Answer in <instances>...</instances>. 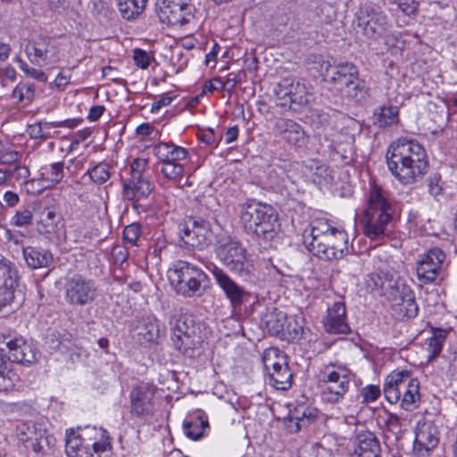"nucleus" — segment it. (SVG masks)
<instances>
[{"label":"nucleus","mask_w":457,"mask_h":457,"mask_svg":"<svg viewBox=\"0 0 457 457\" xmlns=\"http://www.w3.org/2000/svg\"><path fill=\"white\" fill-rule=\"evenodd\" d=\"M54 46L50 41L45 37H38L29 41L26 47L25 52L32 62L39 64L45 62L54 54Z\"/></svg>","instance_id":"7c9ffc66"},{"label":"nucleus","mask_w":457,"mask_h":457,"mask_svg":"<svg viewBox=\"0 0 457 457\" xmlns=\"http://www.w3.org/2000/svg\"><path fill=\"white\" fill-rule=\"evenodd\" d=\"M351 372L346 366L329 364L320 373V386L323 399L337 403L348 389Z\"/></svg>","instance_id":"6e6552de"},{"label":"nucleus","mask_w":457,"mask_h":457,"mask_svg":"<svg viewBox=\"0 0 457 457\" xmlns=\"http://www.w3.org/2000/svg\"><path fill=\"white\" fill-rule=\"evenodd\" d=\"M275 92L279 105L288 106L295 111L306 106L312 100L306 86L291 79H282Z\"/></svg>","instance_id":"9b49d317"},{"label":"nucleus","mask_w":457,"mask_h":457,"mask_svg":"<svg viewBox=\"0 0 457 457\" xmlns=\"http://www.w3.org/2000/svg\"><path fill=\"white\" fill-rule=\"evenodd\" d=\"M316 13L320 16H325L327 19H331L335 14V10L332 5L323 1L317 7Z\"/></svg>","instance_id":"680f3d73"},{"label":"nucleus","mask_w":457,"mask_h":457,"mask_svg":"<svg viewBox=\"0 0 457 457\" xmlns=\"http://www.w3.org/2000/svg\"><path fill=\"white\" fill-rule=\"evenodd\" d=\"M220 50V46L218 44H214L212 51L206 54L205 57V64L210 65L212 63H215L217 60V54Z\"/></svg>","instance_id":"338daca9"},{"label":"nucleus","mask_w":457,"mask_h":457,"mask_svg":"<svg viewBox=\"0 0 457 457\" xmlns=\"http://www.w3.org/2000/svg\"><path fill=\"white\" fill-rule=\"evenodd\" d=\"M19 285L18 271L14 264L5 258L0 259V311L9 309L15 300Z\"/></svg>","instance_id":"ddd939ff"},{"label":"nucleus","mask_w":457,"mask_h":457,"mask_svg":"<svg viewBox=\"0 0 457 457\" xmlns=\"http://www.w3.org/2000/svg\"><path fill=\"white\" fill-rule=\"evenodd\" d=\"M8 359L13 362H32L36 354L32 346L21 337H14L6 353Z\"/></svg>","instance_id":"2f4dec72"},{"label":"nucleus","mask_w":457,"mask_h":457,"mask_svg":"<svg viewBox=\"0 0 457 457\" xmlns=\"http://www.w3.org/2000/svg\"><path fill=\"white\" fill-rule=\"evenodd\" d=\"M23 257L31 269L45 268L53 262V255L49 251L34 246L24 247Z\"/></svg>","instance_id":"473e14b6"},{"label":"nucleus","mask_w":457,"mask_h":457,"mask_svg":"<svg viewBox=\"0 0 457 457\" xmlns=\"http://www.w3.org/2000/svg\"><path fill=\"white\" fill-rule=\"evenodd\" d=\"M358 26L362 29V33L367 37L377 39L387 30L389 21L383 12L368 6L361 12L358 17Z\"/></svg>","instance_id":"dca6fc26"},{"label":"nucleus","mask_w":457,"mask_h":457,"mask_svg":"<svg viewBox=\"0 0 457 457\" xmlns=\"http://www.w3.org/2000/svg\"><path fill=\"white\" fill-rule=\"evenodd\" d=\"M62 225L60 215L53 209H45L40 213L37 228L41 234H54Z\"/></svg>","instance_id":"c9c22d12"},{"label":"nucleus","mask_w":457,"mask_h":457,"mask_svg":"<svg viewBox=\"0 0 457 457\" xmlns=\"http://www.w3.org/2000/svg\"><path fill=\"white\" fill-rule=\"evenodd\" d=\"M146 159H135L130 165V178L139 179V177H144L143 173L146 168Z\"/></svg>","instance_id":"603ef678"},{"label":"nucleus","mask_w":457,"mask_h":457,"mask_svg":"<svg viewBox=\"0 0 457 457\" xmlns=\"http://www.w3.org/2000/svg\"><path fill=\"white\" fill-rule=\"evenodd\" d=\"M154 154L162 162V163L185 160L187 156V151L173 144L160 143L154 148Z\"/></svg>","instance_id":"f704fd0d"},{"label":"nucleus","mask_w":457,"mask_h":457,"mask_svg":"<svg viewBox=\"0 0 457 457\" xmlns=\"http://www.w3.org/2000/svg\"><path fill=\"white\" fill-rule=\"evenodd\" d=\"M200 328L195 323L192 317L183 316L180 317L173 328V335L175 337L185 336V333L191 329H199Z\"/></svg>","instance_id":"c03bdc74"},{"label":"nucleus","mask_w":457,"mask_h":457,"mask_svg":"<svg viewBox=\"0 0 457 457\" xmlns=\"http://www.w3.org/2000/svg\"><path fill=\"white\" fill-rule=\"evenodd\" d=\"M176 349L189 358L195 357L202 353L204 338L199 329H191L185 336L171 337Z\"/></svg>","instance_id":"393cba45"},{"label":"nucleus","mask_w":457,"mask_h":457,"mask_svg":"<svg viewBox=\"0 0 457 457\" xmlns=\"http://www.w3.org/2000/svg\"><path fill=\"white\" fill-rule=\"evenodd\" d=\"M140 235V227L138 224L133 223L131 225L127 226L123 231L124 239L130 243L131 245H135L137 240L138 239Z\"/></svg>","instance_id":"864d4df0"},{"label":"nucleus","mask_w":457,"mask_h":457,"mask_svg":"<svg viewBox=\"0 0 457 457\" xmlns=\"http://www.w3.org/2000/svg\"><path fill=\"white\" fill-rule=\"evenodd\" d=\"M262 362L273 387L278 390L290 387L293 375L286 354L278 348H268L263 353Z\"/></svg>","instance_id":"1a4fd4ad"},{"label":"nucleus","mask_w":457,"mask_h":457,"mask_svg":"<svg viewBox=\"0 0 457 457\" xmlns=\"http://www.w3.org/2000/svg\"><path fill=\"white\" fill-rule=\"evenodd\" d=\"M62 169L63 164L62 162L53 163L49 169H46V171L42 173V179L45 182L43 187H53L58 184L63 177Z\"/></svg>","instance_id":"a19ab883"},{"label":"nucleus","mask_w":457,"mask_h":457,"mask_svg":"<svg viewBox=\"0 0 457 457\" xmlns=\"http://www.w3.org/2000/svg\"><path fill=\"white\" fill-rule=\"evenodd\" d=\"M212 232L209 224L192 218L185 220L181 228V239L192 248L204 249L211 243Z\"/></svg>","instance_id":"2eb2a0df"},{"label":"nucleus","mask_w":457,"mask_h":457,"mask_svg":"<svg viewBox=\"0 0 457 457\" xmlns=\"http://www.w3.org/2000/svg\"><path fill=\"white\" fill-rule=\"evenodd\" d=\"M178 162L172 161L162 163L161 172L166 179L176 181L182 177L184 168Z\"/></svg>","instance_id":"37998d69"},{"label":"nucleus","mask_w":457,"mask_h":457,"mask_svg":"<svg viewBox=\"0 0 457 457\" xmlns=\"http://www.w3.org/2000/svg\"><path fill=\"white\" fill-rule=\"evenodd\" d=\"M361 395L364 402H374L380 395V389L377 386H368L362 388Z\"/></svg>","instance_id":"13d9d810"},{"label":"nucleus","mask_w":457,"mask_h":457,"mask_svg":"<svg viewBox=\"0 0 457 457\" xmlns=\"http://www.w3.org/2000/svg\"><path fill=\"white\" fill-rule=\"evenodd\" d=\"M218 255L223 264L231 271L242 273L247 266L246 250L236 241L222 244L218 249Z\"/></svg>","instance_id":"a211bd4d"},{"label":"nucleus","mask_w":457,"mask_h":457,"mask_svg":"<svg viewBox=\"0 0 457 457\" xmlns=\"http://www.w3.org/2000/svg\"><path fill=\"white\" fill-rule=\"evenodd\" d=\"M171 101H172L171 96H162L159 100L155 101L152 104L151 111L156 112V111L160 110L162 107L169 105L171 103Z\"/></svg>","instance_id":"0e129e2a"},{"label":"nucleus","mask_w":457,"mask_h":457,"mask_svg":"<svg viewBox=\"0 0 457 457\" xmlns=\"http://www.w3.org/2000/svg\"><path fill=\"white\" fill-rule=\"evenodd\" d=\"M147 0H117L119 11L126 20H134L145 10Z\"/></svg>","instance_id":"e433bc0d"},{"label":"nucleus","mask_w":457,"mask_h":457,"mask_svg":"<svg viewBox=\"0 0 457 457\" xmlns=\"http://www.w3.org/2000/svg\"><path fill=\"white\" fill-rule=\"evenodd\" d=\"M133 58L136 65L141 69H146L150 64V56L144 50L135 49L133 52Z\"/></svg>","instance_id":"6e6d98bb"},{"label":"nucleus","mask_w":457,"mask_h":457,"mask_svg":"<svg viewBox=\"0 0 457 457\" xmlns=\"http://www.w3.org/2000/svg\"><path fill=\"white\" fill-rule=\"evenodd\" d=\"M428 190L430 195L434 196H437L442 193V186L440 185V179L437 177H433L429 179L428 183Z\"/></svg>","instance_id":"e2e57ef3"},{"label":"nucleus","mask_w":457,"mask_h":457,"mask_svg":"<svg viewBox=\"0 0 457 457\" xmlns=\"http://www.w3.org/2000/svg\"><path fill=\"white\" fill-rule=\"evenodd\" d=\"M87 174L95 184L102 185L111 177L110 166L107 163L100 162L88 170Z\"/></svg>","instance_id":"79ce46f5"},{"label":"nucleus","mask_w":457,"mask_h":457,"mask_svg":"<svg viewBox=\"0 0 457 457\" xmlns=\"http://www.w3.org/2000/svg\"><path fill=\"white\" fill-rule=\"evenodd\" d=\"M104 111L103 106H94L90 109L88 118L90 120H96L100 118Z\"/></svg>","instance_id":"774afa93"},{"label":"nucleus","mask_w":457,"mask_h":457,"mask_svg":"<svg viewBox=\"0 0 457 457\" xmlns=\"http://www.w3.org/2000/svg\"><path fill=\"white\" fill-rule=\"evenodd\" d=\"M321 70L325 80L333 84L347 96L354 99L363 97L364 88L361 85L359 71L354 64L343 62L337 65H331L328 62H323Z\"/></svg>","instance_id":"0eeeda50"},{"label":"nucleus","mask_w":457,"mask_h":457,"mask_svg":"<svg viewBox=\"0 0 457 457\" xmlns=\"http://www.w3.org/2000/svg\"><path fill=\"white\" fill-rule=\"evenodd\" d=\"M411 378V372L408 370L392 371L385 380L384 395L390 403L399 402L403 389Z\"/></svg>","instance_id":"bb28decb"},{"label":"nucleus","mask_w":457,"mask_h":457,"mask_svg":"<svg viewBox=\"0 0 457 457\" xmlns=\"http://www.w3.org/2000/svg\"><path fill=\"white\" fill-rule=\"evenodd\" d=\"M400 10L408 16L416 15L418 4L414 0H395Z\"/></svg>","instance_id":"5fc2aeb1"},{"label":"nucleus","mask_w":457,"mask_h":457,"mask_svg":"<svg viewBox=\"0 0 457 457\" xmlns=\"http://www.w3.org/2000/svg\"><path fill=\"white\" fill-rule=\"evenodd\" d=\"M155 388L147 385H141L132 389L130 393L131 413L143 417L149 415L154 407Z\"/></svg>","instance_id":"412c9836"},{"label":"nucleus","mask_w":457,"mask_h":457,"mask_svg":"<svg viewBox=\"0 0 457 457\" xmlns=\"http://www.w3.org/2000/svg\"><path fill=\"white\" fill-rule=\"evenodd\" d=\"M18 436L27 449L36 453H44L51 444L46 430L34 424H22Z\"/></svg>","instance_id":"6ab92c4d"},{"label":"nucleus","mask_w":457,"mask_h":457,"mask_svg":"<svg viewBox=\"0 0 457 457\" xmlns=\"http://www.w3.org/2000/svg\"><path fill=\"white\" fill-rule=\"evenodd\" d=\"M375 285L389 302L393 310L402 318H413L418 314V305L412 290L401 280L383 274L378 275Z\"/></svg>","instance_id":"39448f33"},{"label":"nucleus","mask_w":457,"mask_h":457,"mask_svg":"<svg viewBox=\"0 0 457 457\" xmlns=\"http://www.w3.org/2000/svg\"><path fill=\"white\" fill-rule=\"evenodd\" d=\"M110 449L109 435L102 428H71L66 432L65 453L68 457H103Z\"/></svg>","instance_id":"7ed1b4c3"},{"label":"nucleus","mask_w":457,"mask_h":457,"mask_svg":"<svg viewBox=\"0 0 457 457\" xmlns=\"http://www.w3.org/2000/svg\"><path fill=\"white\" fill-rule=\"evenodd\" d=\"M33 97V89L25 84L18 85L12 91V98L17 102H30Z\"/></svg>","instance_id":"de8ad7c7"},{"label":"nucleus","mask_w":457,"mask_h":457,"mask_svg":"<svg viewBox=\"0 0 457 457\" xmlns=\"http://www.w3.org/2000/svg\"><path fill=\"white\" fill-rule=\"evenodd\" d=\"M169 278L178 293L190 296L201 290L206 275L200 269L183 262L169 271Z\"/></svg>","instance_id":"9d476101"},{"label":"nucleus","mask_w":457,"mask_h":457,"mask_svg":"<svg viewBox=\"0 0 457 457\" xmlns=\"http://www.w3.org/2000/svg\"><path fill=\"white\" fill-rule=\"evenodd\" d=\"M445 255L439 248H432L417 263V276L419 279L425 283L433 282L441 270Z\"/></svg>","instance_id":"f3484780"},{"label":"nucleus","mask_w":457,"mask_h":457,"mask_svg":"<svg viewBox=\"0 0 457 457\" xmlns=\"http://www.w3.org/2000/svg\"><path fill=\"white\" fill-rule=\"evenodd\" d=\"M444 343L445 337L443 335H435L429 339L428 347V351L430 353L429 361H432L440 354Z\"/></svg>","instance_id":"09e8293b"},{"label":"nucleus","mask_w":457,"mask_h":457,"mask_svg":"<svg viewBox=\"0 0 457 457\" xmlns=\"http://www.w3.org/2000/svg\"><path fill=\"white\" fill-rule=\"evenodd\" d=\"M153 187L145 177L129 178L123 183V195L129 200L139 201L146 198L152 192Z\"/></svg>","instance_id":"c756f323"},{"label":"nucleus","mask_w":457,"mask_h":457,"mask_svg":"<svg viewBox=\"0 0 457 457\" xmlns=\"http://www.w3.org/2000/svg\"><path fill=\"white\" fill-rule=\"evenodd\" d=\"M12 339L10 336L0 335V353L6 354Z\"/></svg>","instance_id":"69168bd1"},{"label":"nucleus","mask_w":457,"mask_h":457,"mask_svg":"<svg viewBox=\"0 0 457 457\" xmlns=\"http://www.w3.org/2000/svg\"><path fill=\"white\" fill-rule=\"evenodd\" d=\"M19 376L9 370L4 359L0 358V392H10L15 389Z\"/></svg>","instance_id":"ea45409f"},{"label":"nucleus","mask_w":457,"mask_h":457,"mask_svg":"<svg viewBox=\"0 0 457 457\" xmlns=\"http://www.w3.org/2000/svg\"><path fill=\"white\" fill-rule=\"evenodd\" d=\"M278 135L288 144L295 146H303L308 142V136L303 129L295 120L279 119L275 123Z\"/></svg>","instance_id":"b1692460"},{"label":"nucleus","mask_w":457,"mask_h":457,"mask_svg":"<svg viewBox=\"0 0 457 457\" xmlns=\"http://www.w3.org/2000/svg\"><path fill=\"white\" fill-rule=\"evenodd\" d=\"M32 219V213L29 210H22L17 212L12 218V223L16 226H26L29 225Z\"/></svg>","instance_id":"4d7b16f0"},{"label":"nucleus","mask_w":457,"mask_h":457,"mask_svg":"<svg viewBox=\"0 0 457 457\" xmlns=\"http://www.w3.org/2000/svg\"><path fill=\"white\" fill-rule=\"evenodd\" d=\"M50 128L49 124H45L43 126L41 123H36L29 125L27 132L32 138H46L49 136V132L47 130Z\"/></svg>","instance_id":"8fccbe9b"},{"label":"nucleus","mask_w":457,"mask_h":457,"mask_svg":"<svg viewBox=\"0 0 457 457\" xmlns=\"http://www.w3.org/2000/svg\"><path fill=\"white\" fill-rule=\"evenodd\" d=\"M207 426V421L204 420L202 418H199L198 422L195 424L187 421L183 425L186 435L194 440H196L202 436L203 430Z\"/></svg>","instance_id":"a18cd8bd"},{"label":"nucleus","mask_w":457,"mask_h":457,"mask_svg":"<svg viewBox=\"0 0 457 457\" xmlns=\"http://www.w3.org/2000/svg\"><path fill=\"white\" fill-rule=\"evenodd\" d=\"M389 209L390 204L386 194L378 187L373 186L370 192L369 205L361 220L367 237L377 238L385 233L391 220Z\"/></svg>","instance_id":"423d86ee"},{"label":"nucleus","mask_w":457,"mask_h":457,"mask_svg":"<svg viewBox=\"0 0 457 457\" xmlns=\"http://www.w3.org/2000/svg\"><path fill=\"white\" fill-rule=\"evenodd\" d=\"M385 44L392 53H396L404 47L405 40L401 33H392L386 36Z\"/></svg>","instance_id":"49530a36"},{"label":"nucleus","mask_w":457,"mask_h":457,"mask_svg":"<svg viewBox=\"0 0 457 457\" xmlns=\"http://www.w3.org/2000/svg\"><path fill=\"white\" fill-rule=\"evenodd\" d=\"M439 443V430L432 421L419 422L416 432L413 452L417 457H429Z\"/></svg>","instance_id":"4468645a"},{"label":"nucleus","mask_w":457,"mask_h":457,"mask_svg":"<svg viewBox=\"0 0 457 457\" xmlns=\"http://www.w3.org/2000/svg\"><path fill=\"white\" fill-rule=\"evenodd\" d=\"M401 406L406 410H411L414 403L420 399V385L416 378H410L403 388Z\"/></svg>","instance_id":"58836bf2"},{"label":"nucleus","mask_w":457,"mask_h":457,"mask_svg":"<svg viewBox=\"0 0 457 457\" xmlns=\"http://www.w3.org/2000/svg\"><path fill=\"white\" fill-rule=\"evenodd\" d=\"M263 322L271 335L286 338L297 334L295 328H291L287 313L278 308L268 311L264 314Z\"/></svg>","instance_id":"4be33fe9"},{"label":"nucleus","mask_w":457,"mask_h":457,"mask_svg":"<svg viewBox=\"0 0 457 457\" xmlns=\"http://www.w3.org/2000/svg\"><path fill=\"white\" fill-rule=\"evenodd\" d=\"M160 333V324L156 318H143L138 327V341L143 345L157 343Z\"/></svg>","instance_id":"72a5a7b5"},{"label":"nucleus","mask_w":457,"mask_h":457,"mask_svg":"<svg viewBox=\"0 0 457 457\" xmlns=\"http://www.w3.org/2000/svg\"><path fill=\"white\" fill-rule=\"evenodd\" d=\"M240 221L249 233L267 241L275 238L280 230L278 212L272 206L260 202L244 204Z\"/></svg>","instance_id":"20e7f679"},{"label":"nucleus","mask_w":457,"mask_h":457,"mask_svg":"<svg viewBox=\"0 0 457 457\" xmlns=\"http://www.w3.org/2000/svg\"><path fill=\"white\" fill-rule=\"evenodd\" d=\"M386 158L389 170L403 184L420 180L428 167L425 149L415 140L401 138L394 142Z\"/></svg>","instance_id":"f257e3e1"},{"label":"nucleus","mask_w":457,"mask_h":457,"mask_svg":"<svg viewBox=\"0 0 457 457\" xmlns=\"http://www.w3.org/2000/svg\"><path fill=\"white\" fill-rule=\"evenodd\" d=\"M380 446L375 435L370 431L360 432L352 457H379Z\"/></svg>","instance_id":"c85d7f7f"},{"label":"nucleus","mask_w":457,"mask_h":457,"mask_svg":"<svg viewBox=\"0 0 457 457\" xmlns=\"http://www.w3.org/2000/svg\"><path fill=\"white\" fill-rule=\"evenodd\" d=\"M303 240L308 250L320 259L338 260L347 251L346 233L332 227L323 219L311 223L303 232Z\"/></svg>","instance_id":"f03ea898"},{"label":"nucleus","mask_w":457,"mask_h":457,"mask_svg":"<svg viewBox=\"0 0 457 457\" xmlns=\"http://www.w3.org/2000/svg\"><path fill=\"white\" fill-rule=\"evenodd\" d=\"M319 415L316 408L299 405L288 415L287 428L291 432H298L302 428L314 422Z\"/></svg>","instance_id":"cd10ccee"},{"label":"nucleus","mask_w":457,"mask_h":457,"mask_svg":"<svg viewBox=\"0 0 457 457\" xmlns=\"http://www.w3.org/2000/svg\"><path fill=\"white\" fill-rule=\"evenodd\" d=\"M230 82L229 79H228L226 82H222L220 79H214L210 81H206L204 86V93H212L214 90H216L219 87L221 88H225L227 85H228Z\"/></svg>","instance_id":"052dcab7"},{"label":"nucleus","mask_w":457,"mask_h":457,"mask_svg":"<svg viewBox=\"0 0 457 457\" xmlns=\"http://www.w3.org/2000/svg\"><path fill=\"white\" fill-rule=\"evenodd\" d=\"M213 276L233 309L240 308L249 299L250 293L232 280L223 270H215Z\"/></svg>","instance_id":"aec40b11"},{"label":"nucleus","mask_w":457,"mask_h":457,"mask_svg":"<svg viewBox=\"0 0 457 457\" xmlns=\"http://www.w3.org/2000/svg\"><path fill=\"white\" fill-rule=\"evenodd\" d=\"M96 289L81 278H71L66 286V298L71 304L85 305L93 301Z\"/></svg>","instance_id":"5701e85b"},{"label":"nucleus","mask_w":457,"mask_h":457,"mask_svg":"<svg viewBox=\"0 0 457 457\" xmlns=\"http://www.w3.org/2000/svg\"><path fill=\"white\" fill-rule=\"evenodd\" d=\"M61 347V341L59 336L52 333L46 336L45 340V348L49 351H56Z\"/></svg>","instance_id":"bf43d9fd"},{"label":"nucleus","mask_w":457,"mask_h":457,"mask_svg":"<svg viewBox=\"0 0 457 457\" xmlns=\"http://www.w3.org/2000/svg\"><path fill=\"white\" fill-rule=\"evenodd\" d=\"M324 328L330 334H345L350 328L346 322V310L342 302L335 303L328 310V314L323 321Z\"/></svg>","instance_id":"a878e982"},{"label":"nucleus","mask_w":457,"mask_h":457,"mask_svg":"<svg viewBox=\"0 0 457 457\" xmlns=\"http://www.w3.org/2000/svg\"><path fill=\"white\" fill-rule=\"evenodd\" d=\"M399 121V112L396 106H382L374 114V123L380 128L391 127Z\"/></svg>","instance_id":"4c0bfd02"},{"label":"nucleus","mask_w":457,"mask_h":457,"mask_svg":"<svg viewBox=\"0 0 457 457\" xmlns=\"http://www.w3.org/2000/svg\"><path fill=\"white\" fill-rule=\"evenodd\" d=\"M191 0H162L159 18L162 23L180 28L194 18Z\"/></svg>","instance_id":"f8f14e48"},{"label":"nucleus","mask_w":457,"mask_h":457,"mask_svg":"<svg viewBox=\"0 0 457 457\" xmlns=\"http://www.w3.org/2000/svg\"><path fill=\"white\" fill-rule=\"evenodd\" d=\"M19 62H20V68L27 76L36 79L39 81H43V82L46 81L47 78H46V74L41 70H38V69H36L33 67H29L22 60H20Z\"/></svg>","instance_id":"3c124183"}]
</instances>
